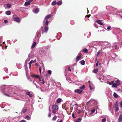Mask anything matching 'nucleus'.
Returning a JSON list of instances; mask_svg holds the SVG:
<instances>
[{"label": "nucleus", "mask_w": 122, "mask_h": 122, "mask_svg": "<svg viewBox=\"0 0 122 122\" xmlns=\"http://www.w3.org/2000/svg\"><path fill=\"white\" fill-rule=\"evenodd\" d=\"M32 63H31V62H29V66H31V64H32Z\"/></svg>", "instance_id": "nucleus-49"}, {"label": "nucleus", "mask_w": 122, "mask_h": 122, "mask_svg": "<svg viewBox=\"0 0 122 122\" xmlns=\"http://www.w3.org/2000/svg\"><path fill=\"white\" fill-rule=\"evenodd\" d=\"M33 0H29V1L30 3Z\"/></svg>", "instance_id": "nucleus-57"}, {"label": "nucleus", "mask_w": 122, "mask_h": 122, "mask_svg": "<svg viewBox=\"0 0 122 122\" xmlns=\"http://www.w3.org/2000/svg\"><path fill=\"white\" fill-rule=\"evenodd\" d=\"M98 71V70L97 69H95L93 70L94 72L95 73H97Z\"/></svg>", "instance_id": "nucleus-20"}, {"label": "nucleus", "mask_w": 122, "mask_h": 122, "mask_svg": "<svg viewBox=\"0 0 122 122\" xmlns=\"http://www.w3.org/2000/svg\"><path fill=\"white\" fill-rule=\"evenodd\" d=\"M34 84L36 86V87L37 88H38V86L37 85H36V83H34Z\"/></svg>", "instance_id": "nucleus-53"}, {"label": "nucleus", "mask_w": 122, "mask_h": 122, "mask_svg": "<svg viewBox=\"0 0 122 122\" xmlns=\"http://www.w3.org/2000/svg\"><path fill=\"white\" fill-rule=\"evenodd\" d=\"M101 20H96V22L98 23L99 24L103 26L104 25V24L102 22H101Z\"/></svg>", "instance_id": "nucleus-9"}, {"label": "nucleus", "mask_w": 122, "mask_h": 122, "mask_svg": "<svg viewBox=\"0 0 122 122\" xmlns=\"http://www.w3.org/2000/svg\"><path fill=\"white\" fill-rule=\"evenodd\" d=\"M45 76H48V74H46L45 75Z\"/></svg>", "instance_id": "nucleus-60"}, {"label": "nucleus", "mask_w": 122, "mask_h": 122, "mask_svg": "<svg viewBox=\"0 0 122 122\" xmlns=\"http://www.w3.org/2000/svg\"><path fill=\"white\" fill-rule=\"evenodd\" d=\"M81 112V110H78L77 113L79 114H80Z\"/></svg>", "instance_id": "nucleus-40"}, {"label": "nucleus", "mask_w": 122, "mask_h": 122, "mask_svg": "<svg viewBox=\"0 0 122 122\" xmlns=\"http://www.w3.org/2000/svg\"><path fill=\"white\" fill-rule=\"evenodd\" d=\"M3 94H4L5 95L8 96V97H9L10 96L9 95V94H7L6 93H4Z\"/></svg>", "instance_id": "nucleus-38"}, {"label": "nucleus", "mask_w": 122, "mask_h": 122, "mask_svg": "<svg viewBox=\"0 0 122 122\" xmlns=\"http://www.w3.org/2000/svg\"><path fill=\"white\" fill-rule=\"evenodd\" d=\"M90 16L91 15L90 14L88 15H87L86 16H85V17L87 16L89 18L90 17Z\"/></svg>", "instance_id": "nucleus-47"}, {"label": "nucleus", "mask_w": 122, "mask_h": 122, "mask_svg": "<svg viewBox=\"0 0 122 122\" xmlns=\"http://www.w3.org/2000/svg\"><path fill=\"white\" fill-rule=\"evenodd\" d=\"M11 12L10 11H6V14L8 15H10L11 14Z\"/></svg>", "instance_id": "nucleus-18"}, {"label": "nucleus", "mask_w": 122, "mask_h": 122, "mask_svg": "<svg viewBox=\"0 0 122 122\" xmlns=\"http://www.w3.org/2000/svg\"><path fill=\"white\" fill-rule=\"evenodd\" d=\"M33 61L34 62H36V59L34 61Z\"/></svg>", "instance_id": "nucleus-63"}, {"label": "nucleus", "mask_w": 122, "mask_h": 122, "mask_svg": "<svg viewBox=\"0 0 122 122\" xmlns=\"http://www.w3.org/2000/svg\"><path fill=\"white\" fill-rule=\"evenodd\" d=\"M35 65H36L37 66H38V64L37 63H36L35 64Z\"/></svg>", "instance_id": "nucleus-62"}, {"label": "nucleus", "mask_w": 122, "mask_h": 122, "mask_svg": "<svg viewBox=\"0 0 122 122\" xmlns=\"http://www.w3.org/2000/svg\"><path fill=\"white\" fill-rule=\"evenodd\" d=\"M57 3L55 1H54L52 2L51 5H55Z\"/></svg>", "instance_id": "nucleus-22"}, {"label": "nucleus", "mask_w": 122, "mask_h": 122, "mask_svg": "<svg viewBox=\"0 0 122 122\" xmlns=\"http://www.w3.org/2000/svg\"><path fill=\"white\" fill-rule=\"evenodd\" d=\"M48 28L47 26H46L44 28V31H42V34H43L44 32H46V33L48 31Z\"/></svg>", "instance_id": "nucleus-7"}, {"label": "nucleus", "mask_w": 122, "mask_h": 122, "mask_svg": "<svg viewBox=\"0 0 122 122\" xmlns=\"http://www.w3.org/2000/svg\"><path fill=\"white\" fill-rule=\"evenodd\" d=\"M114 83V81H111V82H109L108 83V84L109 85H111L112 84H113V83Z\"/></svg>", "instance_id": "nucleus-29"}, {"label": "nucleus", "mask_w": 122, "mask_h": 122, "mask_svg": "<svg viewBox=\"0 0 122 122\" xmlns=\"http://www.w3.org/2000/svg\"><path fill=\"white\" fill-rule=\"evenodd\" d=\"M39 11V9L38 8H37L33 10V11L34 12L36 13H37Z\"/></svg>", "instance_id": "nucleus-6"}, {"label": "nucleus", "mask_w": 122, "mask_h": 122, "mask_svg": "<svg viewBox=\"0 0 122 122\" xmlns=\"http://www.w3.org/2000/svg\"><path fill=\"white\" fill-rule=\"evenodd\" d=\"M61 101V99L60 98L58 99L57 101V102L58 103H59Z\"/></svg>", "instance_id": "nucleus-28"}, {"label": "nucleus", "mask_w": 122, "mask_h": 122, "mask_svg": "<svg viewBox=\"0 0 122 122\" xmlns=\"http://www.w3.org/2000/svg\"><path fill=\"white\" fill-rule=\"evenodd\" d=\"M51 17V15L50 14H49L46 16L45 18V20H46L50 18Z\"/></svg>", "instance_id": "nucleus-10"}, {"label": "nucleus", "mask_w": 122, "mask_h": 122, "mask_svg": "<svg viewBox=\"0 0 122 122\" xmlns=\"http://www.w3.org/2000/svg\"><path fill=\"white\" fill-rule=\"evenodd\" d=\"M82 54L81 53H80L79 55L76 57V62L78 61L81 58V57Z\"/></svg>", "instance_id": "nucleus-4"}, {"label": "nucleus", "mask_w": 122, "mask_h": 122, "mask_svg": "<svg viewBox=\"0 0 122 122\" xmlns=\"http://www.w3.org/2000/svg\"><path fill=\"white\" fill-rule=\"evenodd\" d=\"M100 53V51H99L97 53V54H96V56H97L98 55H99Z\"/></svg>", "instance_id": "nucleus-39"}, {"label": "nucleus", "mask_w": 122, "mask_h": 122, "mask_svg": "<svg viewBox=\"0 0 122 122\" xmlns=\"http://www.w3.org/2000/svg\"><path fill=\"white\" fill-rule=\"evenodd\" d=\"M68 70L70 71L71 72V69L70 68V67H69L68 68Z\"/></svg>", "instance_id": "nucleus-42"}, {"label": "nucleus", "mask_w": 122, "mask_h": 122, "mask_svg": "<svg viewBox=\"0 0 122 122\" xmlns=\"http://www.w3.org/2000/svg\"><path fill=\"white\" fill-rule=\"evenodd\" d=\"M81 120V119L80 118H79L76 121V122H80Z\"/></svg>", "instance_id": "nucleus-30"}, {"label": "nucleus", "mask_w": 122, "mask_h": 122, "mask_svg": "<svg viewBox=\"0 0 122 122\" xmlns=\"http://www.w3.org/2000/svg\"><path fill=\"white\" fill-rule=\"evenodd\" d=\"M40 76L38 75H35V77L36 78H39L40 77Z\"/></svg>", "instance_id": "nucleus-37"}, {"label": "nucleus", "mask_w": 122, "mask_h": 122, "mask_svg": "<svg viewBox=\"0 0 122 122\" xmlns=\"http://www.w3.org/2000/svg\"><path fill=\"white\" fill-rule=\"evenodd\" d=\"M41 30L42 31V30H43V28L42 27H41Z\"/></svg>", "instance_id": "nucleus-54"}, {"label": "nucleus", "mask_w": 122, "mask_h": 122, "mask_svg": "<svg viewBox=\"0 0 122 122\" xmlns=\"http://www.w3.org/2000/svg\"><path fill=\"white\" fill-rule=\"evenodd\" d=\"M52 108L53 110H58V107L57 105H52Z\"/></svg>", "instance_id": "nucleus-2"}, {"label": "nucleus", "mask_w": 122, "mask_h": 122, "mask_svg": "<svg viewBox=\"0 0 122 122\" xmlns=\"http://www.w3.org/2000/svg\"><path fill=\"white\" fill-rule=\"evenodd\" d=\"M39 78V80L40 81H41V78L40 77H39V78Z\"/></svg>", "instance_id": "nucleus-59"}, {"label": "nucleus", "mask_w": 122, "mask_h": 122, "mask_svg": "<svg viewBox=\"0 0 122 122\" xmlns=\"http://www.w3.org/2000/svg\"><path fill=\"white\" fill-rule=\"evenodd\" d=\"M59 122H62V120H60Z\"/></svg>", "instance_id": "nucleus-64"}, {"label": "nucleus", "mask_w": 122, "mask_h": 122, "mask_svg": "<svg viewBox=\"0 0 122 122\" xmlns=\"http://www.w3.org/2000/svg\"><path fill=\"white\" fill-rule=\"evenodd\" d=\"M36 45V42H34V43L31 46V48H34L35 46Z\"/></svg>", "instance_id": "nucleus-19"}, {"label": "nucleus", "mask_w": 122, "mask_h": 122, "mask_svg": "<svg viewBox=\"0 0 122 122\" xmlns=\"http://www.w3.org/2000/svg\"><path fill=\"white\" fill-rule=\"evenodd\" d=\"M95 111V109H93L92 110H91V111L93 113Z\"/></svg>", "instance_id": "nucleus-46"}, {"label": "nucleus", "mask_w": 122, "mask_h": 122, "mask_svg": "<svg viewBox=\"0 0 122 122\" xmlns=\"http://www.w3.org/2000/svg\"><path fill=\"white\" fill-rule=\"evenodd\" d=\"M48 73L50 74H51V71L50 70H49L48 71Z\"/></svg>", "instance_id": "nucleus-35"}, {"label": "nucleus", "mask_w": 122, "mask_h": 122, "mask_svg": "<svg viewBox=\"0 0 122 122\" xmlns=\"http://www.w3.org/2000/svg\"><path fill=\"white\" fill-rule=\"evenodd\" d=\"M57 117V116H54L53 118V120L54 121L56 119Z\"/></svg>", "instance_id": "nucleus-27"}, {"label": "nucleus", "mask_w": 122, "mask_h": 122, "mask_svg": "<svg viewBox=\"0 0 122 122\" xmlns=\"http://www.w3.org/2000/svg\"><path fill=\"white\" fill-rule=\"evenodd\" d=\"M25 117L27 118V120H30V117L29 116L27 115L25 116Z\"/></svg>", "instance_id": "nucleus-26"}, {"label": "nucleus", "mask_w": 122, "mask_h": 122, "mask_svg": "<svg viewBox=\"0 0 122 122\" xmlns=\"http://www.w3.org/2000/svg\"><path fill=\"white\" fill-rule=\"evenodd\" d=\"M30 3L29 1H28L26 2L24 4V5L25 6H27L29 5Z\"/></svg>", "instance_id": "nucleus-17"}, {"label": "nucleus", "mask_w": 122, "mask_h": 122, "mask_svg": "<svg viewBox=\"0 0 122 122\" xmlns=\"http://www.w3.org/2000/svg\"><path fill=\"white\" fill-rule=\"evenodd\" d=\"M42 83L43 84H44L45 83V81L44 80V79H42Z\"/></svg>", "instance_id": "nucleus-41"}, {"label": "nucleus", "mask_w": 122, "mask_h": 122, "mask_svg": "<svg viewBox=\"0 0 122 122\" xmlns=\"http://www.w3.org/2000/svg\"><path fill=\"white\" fill-rule=\"evenodd\" d=\"M27 109H26L23 108L22 109V110H23V113H24L25 112H26L27 111Z\"/></svg>", "instance_id": "nucleus-25"}, {"label": "nucleus", "mask_w": 122, "mask_h": 122, "mask_svg": "<svg viewBox=\"0 0 122 122\" xmlns=\"http://www.w3.org/2000/svg\"><path fill=\"white\" fill-rule=\"evenodd\" d=\"M55 110H53L52 111V112L54 114H56L57 112Z\"/></svg>", "instance_id": "nucleus-32"}, {"label": "nucleus", "mask_w": 122, "mask_h": 122, "mask_svg": "<svg viewBox=\"0 0 122 122\" xmlns=\"http://www.w3.org/2000/svg\"><path fill=\"white\" fill-rule=\"evenodd\" d=\"M15 20L18 23H19L20 22L21 20L18 17H15L14 18Z\"/></svg>", "instance_id": "nucleus-3"}, {"label": "nucleus", "mask_w": 122, "mask_h": 122, "mask_svg": "<svg viewBox=\"0 0 122 122\" xmlns=\"http://www.w3.org/2000/svg\"><path fill=\"white\" fill-rule=\"evenodd\" d=\"M111 27L110 26H108L107 28V29L108 30H110Z\"/></svg>", "instance_id": "nucleus-43"}, {"label": "nucleus", "mask_w": 122, "mask_h": 122, "mask_svg": "<svg viewBox=\"0 0 122 122\" xmlns=\"http://www.w3.org/2000/svg\"><path fill=\"white\" fill-rule=\"evenodd\" d=\"M106 121V118L103 119L102 121V122H105Z\"/></svg>", "instance_id": "nucleus-34"}, {"label": "nucleus", "mask_w": 122, "mask_h": 122, "mask_svg": "<svg viewBox=\"0 0 122 122\" xmlns=\"http://www.w3.org/2000/svg\"><path fill=\"white\" fill-rule=\"evenodd\" d=\"M117 85L116 83H113V85L112 86V87H115L117 88Z\"/></svg>", "instance_id": "nucleus-15"}, {"label": "nucleus", "mask_w": 122, "mask_h": 122, "mask_svg": "<svg viewBox=\"0 0 122 122\" xmlns=\"http://www.w3.org/2000/svg\"><path fill=\"white\" fill-rule=\"evenodd\" d=\"M83 51L85 53H87L88 52V50L86 49H84Z\"/></svg>", "instance_id": "nucleus-21"}, {"label": "nucleus", "mask_w": 122, "mask_h": 122, "mask_svg": "<svg viewBox=\"0 0 122 122\" xmlns=\"http://www.w3.org/2000/svg\"><path fill=\"white\" fill-rule=\"evenodd\" d=\"M119 103L117 101H116L115 102L113 105V107L115 108V112L118 111L119 109L118 107Z\"/></svg>", "instance_id": "nucleus-1"}, {"label": "nucleus", "mask_w": 122, "mask_h": 122, "mask_svg": "<svg viewBox=\"0 0 122 122\" xmlns=\"http://www.w3.org/2000/svg\"><path fill=\"white\" fill-rule=\"evenodd\" d=\"M72 117H73L74 118H75V117H74V114H72Z\"/></svg>", "instance_id": "nucleus-51"}, {"label": "nucleus", "mask_w": 122, "mask_h": 122, "mask_svg": "<svg viewBox=\"0 0 122 122\" xmlns=\"http://www.w3.org/2000/svg\"><path fill=\"white\" fill-rule=\"evenodd\" d=\"M120 107L122 108V104L121 102L120 103Z\"/></svg>", "instance_id": "nucleus-55"}, {"label": "nucleus", "mask_w": 122, "mask_h": 122, "mask_svg": "<svg viewBox=\"0 0 122 122\" xmlns=\"http://www.w3.org/2000/svg\"><path fill=\"white\" fill-rule=\"evenodd\" d=\"M89 83V86L90 88V89L91 90H92L93 89V88L91 86L92 85V83H91L90 82V81H88Z\"/></svg>", "instance_id": "nucleus-11"}, {"label": "nucleus", "mask_w": 122, "mask_h": 122, "mask_svg": "<svg viewBox=\"0 0 122 122\" xmlns=\"http://www.w3.org/2000/svg\"><path fill=\"white\" fill-rule=\"evenodd\" d=\"M39 72L41 74V69L40 67H39Z\"/></svg>", "instance_id": "nucleus-44"}, {"label": "nucleus", "mask_w": 122, "mask_h": 122, "mask_svg": "<svg viewBox=\"0 0 122 122\" xmlns=\"http://www.w3.org/2000/svg\"><path fill=\"white\" fill-rule=\"evenodd\" d=\"M26 94L28 95L30 97H31L32 96V95L29 92H27L26 93Z\"/></svg>", "instance_id": "nucleus-14"}, {"label": "nucleus", "mask_w": 122, "mask_h": 122, "mask_svg": "<svg viewBox=\"0 0 122 122\" xmlns=\"http://www.w3.org/2000/svg\"><path fill=\"white\" fill-rule=\"evenodd\" d=\"M122 121V114H121L119 118L118 122H121Z\"/></svg>", "instance_id": "nucleus-8"}, {"label": "nucleus", "mask_w": 122, "mask_h": 122, "mask_svg": "<svg viewBox=\"0 0 122 122\" xmlns=\"http://www.w3.org/2000/svg\"><path fill=\"white\" fill-rule=\"evenodd\" d=\"M4 22L5 23H7L8 22V21L6 20H4Z\"/></svg>", "instance_id": "nucleus-45"}, {"label": "nucleus", "mask_w": 122, "mask_h": 122, "mask_svg": "<svg viewBox=\"0 0 122 122\" xmlns=\"http://www.w3.org/2000/svg\"><path fill=\"white\" fill-rule=\"evenodd\" d=\"M49 23V21L48 20H46L45 23V25H47Z\"/></svg>", "instance_id": "nucleus-33"}, {"label": "nucleus", "mask_w": 122, "mask_h": 122, "mask_svg": "<svg viewBox=\"0 0 122 122\" xmlns=\"http://www.w3.org/2000/svg\"><path fill=\"white\" fill-rule=\"evenodd\" d=\"M81 63L82 65H84L85 64V62L84 60H82L81 61Z\"/></svg>", "instance_id": "nucleus-24"}, {"label": "nucleus", "mask_w": 122, "mask_h": 122, "mask_svg": "<svg viewBox=\"0 0 122 122\" xmlns=\"http://www.w3.org/2000/svg\"><path fill=\"white\" fill-rule=\"evenodd\" d=\"M19 122H26V121L25 120H21Z\"/></svg>", "instance_id": "nucleus-36"}, {"label": "nucleus", "mask_w": 122, "mask_h": 122, "mask_svg": "<svg viewBox=\"0 0 122 122\" xmlns=\"http://www.w3.org/2000/svg\"><path fill=\"white\" fill-rule=\"evenodd\" d=\"M30 62H31V63H34V62L33 60H31L30 61Z\"/></svg>", "instance_id": "nucleus-56"}, {"label": "nucleus", "mask_w": 122, "mask_h": 122, "mask_svg": "<svg viewBox=\"0 0 122 122\" xmlns=\"http://www.w3.org/2000/svg\"><path fill=\"white\" fill-rule=\"evenodd\" d=\"M51 114L50 113H49V114L48 115V116L49 117H51Z\"/></svg>", "instance_id": "nucleus-48"}, {"label": "nucleus", "mask_w": 122, "mask_h": 122, "mask_svg": "<svg viewBox=\"0 0 122 122\" xmlns=\"http://www.w3.org/2000/svg\"><path fill=\"white\" fill-rule=\"evenodd\" d=\"M57 4L58 5H61V1H59L58 2Z\"/></svg>", "instance_id": "nucleus-31"}, {"label": "nucleus", "mask_w": 122, "mask_h": 122, "mask_svg": "<svg viewBox=\"0 0 122 122\" xmlns=\"http://www.w3.org/2000/svg\"><path fill=\"white\" fill-rule=\"evenodd\" d=\"M82 91L80 89H77L75 90L74 91L75 92L79 94H81L82 92Z\"/></svg>", "instance_id": "nucleus-5"}, {"label": "nucleus", "mask_w": 122, "mask_h": 122, "mask_svg": "<svg viewBox=\"0 0 122 122\" xmlns=\"http://www.w3.org/2000/svg\"><path fill=\"white\" fill-rule=\"evenodd\" d=\"M32 63H31V62H29V66H31V64H32Z\"/></svg>", "instance_id": "nucleus-50"}, {"label": "nucleus", "mask_w": 122, "mask_h": 122, "mask_svg": "<svg viewBox=\"0 0 122 122\" xmlns=\"http://www.w3.org/2000/svg\"><path fill=\"white\" fill-rule=\"evenodd\" d=\"M115 82L117 86H119L120 85V82L119 80H117Z\"/></svg>", "instance_id": "nucleus-13"}, {"label": "nucleus", "mask_w": 122, "mask_h": 122, "mask_svg": "<svg viewBox=\"0 0 122 122\" xmlns=\"http://www.w3.org/2000/svg\"><path fill=\"white\" fill-rule=\"evenodd\" d=\"M113 96L115 98H117L118 97V95L115 92H114Z\"/></svg>", "instance_id": "nucleus-16"}, {"label": "nucleus", "mask_w": 122, "mask_h": 122, "mask_svg": "<svg viewBox=\"0 0 122 122\" xmlns=\"http://www.w3.org/2000/svg\"><path fill=\"white\" fill-rule=\"evenodd\" d=\"M85 87V86L84 85H83V86H81L80 88H79L81 89H83Z\"/></svg>", "instance_id": "nucleus-23"}, {"label": "nucleus", "mask_w": 122, "mask_h": 122, "mask_svg": "<svg viewBox=\"0 0 122 122\" xmlns=\"http://www.w3.org/2000/svg\"><path fill=\"white\" fill-rule=\"evenodd\" d=\"M35 75H33L31 76V77H35Z\"/></svg>", "instance_id": "nucleus-58"}, {"label": "nucleus", "mask_w": 122, "mask_h": 122, "mask_svg": "<svg viewBox=\"0 0 122 122\" xmlns=\"http://www.w3.org/2000/svg\"><path fill=\"white\" fill-rule=\"evenodd\" d=\"M6 5L7 8H10L11 7L12 5L10 3H8L6 4Z\"/></svg>", "instance_id": "nucleus-12"}, {"label": "nucleus", "mask_w": 122, "mask_h": 122, "mask_svg": "<svg viewBox=\"0 0 122 122\" xmlns=\"http://www.w3.org/2000/svg\"><path fill=\"white\" fill-rule=\"evenodd\" d=\"M5 86H2V88H5Z\"/></svg>", "instance_id": "nucleus-61"}, {"label": "nucleus", "mask_w": 122, "mask_h": 122, "mask_svg": "<svg viewBox=\"0 0 122 122\" xmlns=\"http://www.w3.org/2000/svg\"><path fill=\"white\" fill-rule=\"evenodd\" d=\"M98 61H97L96 64V66H98Z\"/></svg>", "instance_id": "nucleus-52"}]
</instances>
